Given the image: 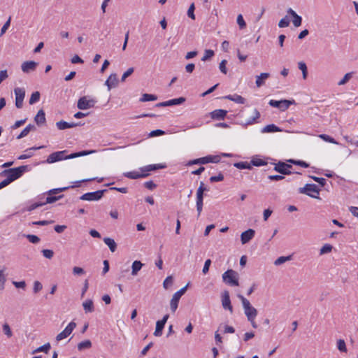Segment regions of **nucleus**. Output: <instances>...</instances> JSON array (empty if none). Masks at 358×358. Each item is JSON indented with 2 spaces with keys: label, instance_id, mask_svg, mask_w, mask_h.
Segmentation results:
<instances>
[{
  "label": "nucleus",
  "instance_id": "obj_25",
  "mask_svg": "<svg viewBox=\"0 0 358 358\" xmlns=\"http://www.w3.org/2000/svg\"><path fill=\"white\" fill-rule=\"evenodd\" d=\"M262 133H272L282 131V129L276 125L271 124H268L262 129Z\"/></svg>",
  "mask_w": 358,
  "mask_h": 358
},
{
  "label": "nucleus",
  "instance_id": "obj_4",
  "mask_svg": "<svg viewBox=\"0 0 358 358\" xmlns=\"http://www.w3.org/2000/svg\"><path fill=\"white\" fill-rule=\"evenodd\" d=\"M224 282L230 286H238V274L233 269H228L222 274Z\"/></svg>",
  "mask_w": 358,
  "mask_h": 358
},
{
  "label": "nucleus",
  "instance_id": "obj_6",
  "mask_svg": "<svg viewBox=\"0 0 358 358\" xmlns=\"http://www.w3.org/2000/svg\"><path fill=\"white\" fill-rule=\"evenodd\" d=\"M188 284L181 288L180 290L176 292L173 295L170 301V308L172 313H175L178 308L179 301L181 296L185 293Z\"/></svg>",
  "mask_w": 358,
  "mask_h": 358
},
{
  "label": "nucleus",
  "instance_id": "obj_59",
  "mask_svg": "<svg viewBox=\"0 0 358 358\" xmlns=\"http://www.w3.org/2000/svg\"><path fill=\"white\" fill-rule=\"evenodd\" d=\"M208 163H218L220 162V156L219 155H208Z\"/></svg>",
  "mask_w": 358,
  "mask_h": 358
},
{
  "label": "nucleus",
  "instance_id": "obj_34",
  "mask_svg": "<svg viewBox=\"0 0 358 358\" xmlns=\"http://www.w3.org/2000/svg\"><path fill=\"white\" fill-rule=\"evenodd\" d=\"M165 324L163 322H159V320L156 322V328L154 332V335L155 336H161L162 334L163 329L164 328Z\"/></svg>",
  "mask_w": 358,
  "mask_h": 358
},
{
  "label": "nucleus",
  "instance_id": "obj_56",
  "mask_svg": "<svg viewBox=\"0 0 358 358\" xmlns=\"http://www.w3.org/2000/svg\"><path fill=\"white\" fill-rule=\"evenodd\" d=\"M289 25V20L287 16H285L284 18L281 19L278 22V26L280 28L287 27Z\"/></svg>",
  "mask_w": 358,
  "mask_h": 358
},
{
  "label": "nucleus",
  "instance_id": "obj_9",
  "mask_svg": "<svg viewBox=\"0 0 358 358\" xmlns=\"http://www.w3.org/2000/svg\"><path fill=\"white\" fill-rule=\"evenodd\" d=\"M96 101L94 99H87V96L80 97L77 103V107L80 110H87L94 106Z\"/></svg>",
  "mask_w": 358,
  "mask_h": 358
},
{
  "label": "nucleus",
  "instance_id": "obj_19",
  "mask_svg": "<svg viewBox=\"0 0 358 358\" xmlns=\"http://www.w3.org/2000/svg\"><path fill=\"white\" fill-rule=\"evenodd\" d=\"M227 111L223 109H217L210 113V117L213 120H224L227 116Z\"/></svg>",
  "mask_w": 358,
  "mask_h": 358
},
{
  "label": "nucleus",
  "instance_id": "obj_57",
  "mask_svg": "<svg viewBox=\"0 0 358 358\" xmlns=\"http://www.w3.org/2000/svg\"><path fill=\"white\" fill-rule=\"evenodd\" d=\"M320 137L327 142H329L334 144H338V142H336L334 138L327 134H321L320 135Z\"/></svg>",
  "mask_w": 358,
  "mask_h": 358
},
{
  "label": "nucleus",
  "instance_id": "obj_1",
  "mask_svg": "<svg viewBox=\"0 0 358 358\" xmlns=\"http://www.w3.org/2000/svg\"><path fill=\"white\" fill-rule=\"evenodd\" d=\"M67 152V150H62V151H57L55 152L52 154H50L47 159L46 162L48 164L55 163L63 159H74L78 157H83L86 156L90 154L95 152V150H83L78 152H73L69 155H65V154Z\"/></svg>",
  "mask_w": 358,
  "mask_h": 358
},
{
  "label": "nucleus",
  "instance_id": "obj_26",
  "mask_svg": "<svg viewBox=\"0 0 358 358\" xmlns=\"http://www.w3.org/2000/svg\"><path fill=\"white\" fill-rule=\"evenodd\" d=\"M83 307L85 313H92L94 311V306L92 300L87 299L83 303Z\"/></svg>",
  "mask_w": 358,
  "mask_h": 358
},
{
  "label": "nucleus",
  "instance_id": "obj_16",
  "mask_svg": "<svg viewBox=\"0 0 358 358\" xmlns=\"http://www.w3.org/2000/svg\"><path fill=\"white\" fill-rule=\"evenodd\" d=\"M118 85V80L116 73H112L105 82V85L107 86L108 90L110 91L112 88L116 87Z\"/></svg>",
  "mask_w": 358,
  "mask_h": 358
},
{
  "label": "nucleus",
  "instance_id": "obj_2",
  "mask_svg": "<svg viewBox=\"0 0 358 358\" xmlns=\"http://www.w3.org/2000/svg\"><path fill=\"white\" fill-rule=\"evenodd\" d=\"M28 171V166L23 165L16 168H12L3 170L0 173V176H6V180L9 183L20 178L22 174Z\"/></svg>",
  "mask_w": 358,
  "mask_h": 358
},
{
  "label": "nucleus",
  "instance_id": "obj_50",
  "mask_svg": "<svg viewBox=\"0 0 358 358\" xmlns=\"http://www.w3.org/2000/svg\"><path fill=\"white\" fill-rule=\"evenodd\" d=\"M173 278L171 275L166 277L163 282L164 288L168 289L169 287H171L173 285Z\"/></svg>",
  "mask_w": 358,
  "mask_h": 358
},
{
  "label": "nucleus",
  "instance_id": "obj_18",
  "mask_svg": "<svg viewBox=\"0 0 358 358\" xmlns=\"http://www.w3.org/2000/svg\"><path fill=\"white\" fill-rule=\"evenodd\" d=\"M287 13L293 17L292 23L294 27H299L301 25L302 17L299 16L293 9L288 8Z\"/></svg>",
  "mask_w": 358,
  "mask_h": 358
},
{
  "label": "nucleus",
  "instance_id": "obj_21",
  "mask_svg": "<svg viewBox=\"0 0 358 358\" xmlns=\"http://www.w3.org/2000/svg\"><path fill=\"white\" fill-rule=\"evenodd\" d=\"M166 168L165 164H150L145 166H143L141 168V171L142 172H149V171H153L161 169Z\"/></svg>",
  "mask_w": 358,
  "mask_h": 358
},
{
  "label": "nucleus",
  "instance_id": "obj_31",
  "mask_svg": "<svg viewBox=\"0 0 358 358\" xmlns=\"http://www.w3.org/2000/svg\"><path fill=\"white\" fill-rule=\"evenodd\" d=\"M36 129V127L33 124H28L22 131L21 133L17 136V139H20V138H22L24 137H25L26 136L28 135V134L30 132V131L31 130H35Z\"/></svg>",
  "mask_w": 358,
  "mask_h": 358
},
{
  "label": "nucleus",
  "instance_id": "obj_37",
  "mask_svg": "<svg viewBox=\"0 0 358 358\" xmlns=\"http://www.w3.org/2000/svg\"><path fill=\"white\" fill-rule=\"evenodd\" d=\"M92 347V343L90 340H85L78 344V350L81 351L85 349H89Z\"/></svg>",
  "mask_w": 358,
  "mask_h": 358
},
{
  "label": "nucleus",
  "instance_id": "obj_64",
  "mask_svg": "<svg viewBox=\"0 0 358 358\" xmlns=\"http://www.w3.org/2000/svg\"><path fill=\"white\" fill-rule=\"evenodd\" d=\"M42 253L45 258L51 259L53 257L54 252L51 250L44 249L42 250Z\"/></svg>",
  "mask_w": 358,
  "mask_h": 358
},
{
  "label": "nucleus",
  "instance_id": "obj_51",
  "mask_svg": "<svg viewBox=\"0 0 358 358\" xmlns=\"http://www.w3.org/2000/svg\"><path fill=\"white\" fill-rule=\"evenodd\" d=\"M56 126H57V129L59 130H64L66 129H69V122L64 121V120L57 122L56 123Z\"/></svg>",
  "mask_w": 358,
  "mask_h": 358
},
{
  "label": "nucleus",
  "instance_id": "obj_15",
  "mask_svg": "<svg viewBox=\"0 0 358 358\" xmlns=\"http://www.w3.org/2000/svg\"><path fill=\"white\" fill-rule=\"evenodd\" d=\"M38 63L34 61H27L22 64L21 69L24 73L34 71L36 69Z\"/></svg>",
  "mask_w": 358,
  "mask_h": 358
},
{
  "label": "nucleus",
  "instance_id": "obj_32",
  "mask_svg": "<svg viewBox=\"0 0 358 358\" xmlns=\"http://www.w3.org/2000/svg\"><path fill=\"white\" fill-rule=\"evenodd\" d=\"M186 99L185 97H179L176 99H173L169 101H166L167 106H171L174 105H180L183 103L185 101Z\"/></svg>",
  "mask_w": 358,
  "mask_h": 358
},
{
  "label": "nucleus",
  "instance_id": "obj_39",
  "mask_svg": "<svg viewBox=\"0 0 358 358\" xmlns=\"http://www.w3.org/2000/svg\"><path fill=\"white\" fill-rule=\"evenodd\" d=\"M292 259V255H289V256H287V257H285V256H281L280 257H278L275 262H274V264L275 266H279V265H281L283 263L287 262V261H289Z\"/></svg>",
  "mask_w": 358,
  "mask_h": 358
},
{
  "label": "nucleus",
  "instance_id": "obj_8",
  "mask_svg": "<svg viewBox=\"0 0 358 358\" xmlns=\"http://www.w3.org/2000/svg\"><path fill=\"white\" fill-rule=\"evenodd\" d=\"M294 103V100H292V101L286 100V99L280 100V101L270 100L268 104L272 107L278 108L280 110L285 111L290 106V105H292Z\"/></svg>",
  "mask_w": 358,
  "mask_h": 358
},
{
  "label": "nucleus",
  "instance_id": "obj_13",
  "mask_svg": "<svg viewBox=\"0 0 358 358\" xmlns=\"http://www.w3.org/2000/svg\"><path fill=\"white\" fill-rule=\"evenodd\" d=\"M222 304L224 309L229 310L231 313L233 312V307L231 304L229 292L227 290H224L222 294Z\"/></svg>",
  "mask_w": 358,
  "mask_h": 358
},
{
  "label": "nucleus",
  "instance_id": "obj_62",
  "mask_svg": "<svg viewBox=\"0 0 358 358\" xmlns=\"http://www.w3.org/2000/svg\"><path fill=\"white\" fill-rule=\"evenodd\" d=\"M211 265V260L210 259H206L202 270L203 274H206L209 271V268Z\"/></svg>",
  "mask_w": 358,
  "mask_h": 358
},
{
  "label": "nucleus",
  "instance_id": "obj_54",
  "mask_svg": "<svg viewBox=\"0 0 358 358\" xmlns=\"http://www.w3.org/2000/svg\"><path fill=\"white\" fill-rule=\"evenodd\" d=\"M134 71L133 67L129 68L122 76L121 82H124L129 76H130Z\"/></svg>",
  "mask_w": 358,
  "mask_h": 358
},
{
  "label": "nucleus",
  "instance_id": "obj_3",
  "mask_svg": "<svg viewBox=\"0 0 358 358\" xmlns=\"http://www.w3.org/2000/svg\"><path fill=\"white\" fill-rule=\"evenodd\" d=\"M237 296L242 302L244 313L246 315L248 320H252V318H255L257 315V310L253 307L249 300L245 298L243 295L238 294Z\"/></svg>",
  "mask_w": 358,
  "mask_h": 358
},
{
  "label": "nucleus",
  "instance_id": "obj_44",
  "mask_svg": "<svg viewBox=\"0 0 358 358\" xmlns=\"http://www.w3.org/2000/svg\"><path fill=\"white\" fill-rule=\"evenodd\" d=\"M24 236L26 237L30 243H34V244H36V243H39V241H40V238L36 235L25 234V235H24Z\"/></svg>",
  "mask_w": 358,
  "mask_h": 358
},
{
  "label": "nucleus",
  "instance_id": "obj_11",
  "mask_svg": "<svg viewBox=\"0 0 358 358\" xmlns=\"http://www.w3.org/2000/svg\"><path fill=\"white\" fill-rule=\"evenodd\" d=\"M15 94V106L21 108L23 106V100L25 96V90L23 88L16 87L14 90Z\"/></svg>",
  "mask_w": 358,
  "mask_h": 358
},
{
  "label": "nucleus",
  "instance_id": "obj_41",
  "mask_svg": "<svg viewBox=\"0 0 358 358\" xmlns=\"http://www.w3.org/2000/svg\"><path fill=\"white\" fill-rule=\"evenodd\" d=\"M40 92L36 91L31 94V97L29 99V103L32 105L36 102H38L40 99Z\"/></svg>",
  "mask_w": 358,
  "mask_h": 358
},
{
  "label": "nucleus",
  "instance_id": "obj_24",
  "mask_svg": "<svg viewBox=\"0 0 358 358\" xmlns=\"http://www.w3.org/2000/svg\"><path fill=\"white\" fill-rule=\"evenodd\" d=\"M224 99L234 101L235 103L244 104L245 103V99L238 94L227 95L224 96Z\"/></svg>",
  "mask_w": 358,
  "mask_h": 358
},
{
  "label": "nucleus",
  "instance_id": "obj_52",
  "mask_svg": "<svg viewBox=\"0 0 358 358\" xmlns=\"http://www.w3.org/2000/svg\"><path fill=\"white\" fill-rule=\"evenodd\" d=\"M215 55L214 51L212 50H206L204 55L201 58L202 61H206L210 59Z\"/></svg>",
  "mask_w": 358,
  "mask_h": 358
},
{
  "label": "nucleus",
  "instance_id": "obj_55",
  "mask_svg": "<svg viewBox=\"0 0 358 358\" xmlns=\"http://www.w3.org/2000/svg\"><path fill=\"white\" fill-rule=\"evenodd\" d=\"M194 10H195V6L194 3H192L189 6L188 10H187V15L189 18L192 20H195V15H194Z\"/></svg>",
  "mask_w": 358,
  "mask_h": 358
},
{
  "label": "nucleus",
  "instance_id": "obj_46",
  "mask_svg": "<svg viewBox=\"0 0 358 358\" xmlns=\"http://www.w3.org/2000/svg\"><path fill=\"white\" fill-rule=\"evenodd\" d=\"M288 162L292 164H294L295 165H298L301 167H303V168H308L310 166L309 164H308L307 162H306L304 161H301V160L290 159Z\"/></svg>",
  "mask_w": 358,
  "mask_h": 358
},
{
  "label": "nucleus",
  "instance_id": "obj_63",
  "mask_svg": "<svg viewBox=\"0 0 358 358\" xmlns=\"http://www.w3.org/2000/svg\"><path fill=\"white\" fill-rule=\"evenodd\" d=\"M43 288L42 284L39 281H35L34 283L33 291L35 294L38 293Z\"/></svg>",
  "mask_w": 358,
  "mask_h": 358
},
{
  "label": "nucleus",
  "instance_id": "obj_10",
  "mask_svg": "<svg viewBox=\"0 0 358 358\" xmlns=\"http://www.w3.org/2000/svg\"><path fill=\"white\" fill-rule=\"evenodd\" d=\"M76 327V324L74 322H71L68 326L56 336V340L59 341L68 337L72 333Z\"/></svg>",
  "mask_w": 358,
  "mask_h": 358
},
{
  "label": "nucleus",
  "instance_id": "obj_53",
  "mask_svg": "<svg viewBox=\"0 0 358 358\" xmlns=\"http://www.w3.org/2000/svg\"><path fill=\"white\" fill-rule=\"evenodd\" d=\"M6 278L4 274V269L0 270V290L4 289Z\"/></svg>",
  "mask_w": 358,
  "mask_h": 358
},
{
  "label": "nucleus",
  "instance_id": "obj_20",
  "mask_svg": "<svg viewBox=\"0 0 358 358\" xmlns=\"http://www.w3.org/2000/svg\"><path fill=\"white\" fill-rule=\"evenodd\" d=\"M206 191H208V189L205 187L203 182H201L196 191V202L203 203L204 192Z\"/></svg>",
  "mask_w": 358,
  "mask_h": 358
},
{
  "label": "nucleus",
  "instance_id": "obj_14",
  "mask_svg": "<svg viewBox=\"0 0 358 358\" xmlns=\"http://www.w3.org/2000/svg\"><path fill=\"white\" fill-rule=\"evenodd\" d=\"M260 117V113L256 108L252 110V116L248 120H245L241 122V125L246 127L248 125H252L255 123H257L258 120Z\"/></svg>",
  "mask_w": 358,
  "mask_h": 358
},
{
  "label": "nucleus",
  "instance_id": "obj_49",
  "mask_svg": "<svg viewBox=\"0 0 358 358\" xmlns=\"http://www.w3.org/2000/svg\"><path fill=\"white\" fill-rule=\"evenodd\" d=\"M11 22V17L10 16L7 21L4 23L3 27H1V32H0V36H3L6 31L8 30V27L10 25Z\"/></svg>",
  "mask_w": 358,
  "mask_h": 358
},
{
  "label": "nucleus",
  "instance_id": "obj_60",
  "mask_svg": "<svg viewBox=\"0 0 358 358\" xmlns=\"http://www.w3.org/2000/svg\"><path fill=\"white\" fill-rule=\"evenodd\" d=\"M227 63V61L226 59H223L221 61V62L220 63V65H219V69H220V71L222 73H223L224 74H227V69L226 67Z\"/></svg>",
  "mask_w": 358,
  "mask_h": 358
},
{
  "label": "nucleus",
  "instance_id": "obj_58",
  "mask_svg": "<svg viewBox=\"0 0 358 358\" xmlns=\"http://www.w3.org/2000/svg\"><path fill=\"white\" fill-rule=\"evenodd\" d=\"M337 347H338V349L341 352H346L347 351L345 343L342 339L338 340V343H337Z\"/></svg>",
  "mask_w": 358,
  "mask_h": 358
},
{
  "label": "nucleus",
  "instance_id": "obj_27",
  "mask_svg": "<svg viewBox=\"0 0 358 358\" xmlns=\"http://www.w3.org/2000/svg\"><path fill=\"white\" fill-rule=\"evenodd\" d=\"M270 74L268 73H262L259 76L256 77V85L259 87L264 84V80L268 78Z\"/></svg>",
  "mask_w": 358,
  "mask_h": 358
},
{
  "label": "nucleus",
  "instance_id": "obj_48",
  "mask_svg": "<svg viewBox=\"0 0 358 358\" xmlns=\"http://www.w3.org/2000/svg\"><path fill=\"white\" fill-rule=\"evenodd\" d=\"M237 24H238L239 26V28L241 29H243L246 27V23L243 19V17L241 14H239L238 16H237Z\"/></svg>",
  "mask_w": 358,
  "mask_h": 358
},
{
  "label": "nucleus",
  "instance_id": "obj_38",
  "mask_svg": "<svg viewBox=\"0 0 358 358\" xmlns=\"http://www.w3.org/2000/svg\"><path fill=\"white\" fill-rule=\"evenodd\" d=\"M157 99V96L155 94H143L140 99V101L145 102V101H155Z\"/></svg>",
  "mask_w": 358,
  "mask_h": 358
},
{
  "label": "nucleus",
  "instance_id": "obj_28",
  "mask_svg": "<svg viewBox=\"0 0 358 358\" xmlns=\"http://www.w3.org/2000/svg\"><path fill=\"white\" fill-rule=\"evenodd\" d=\"M208 163V156L190 160L187 163V166H192L194 164H206Z\"/></svg>",
  "mask_w": 358,
  "mask_h": 358
},
{
  "label": "nucleus",
  "instance_id": "obj_36",
  "mask_svg": "<svg viewBox=\"0 0 358 358\" xmlns=\"http://www.w3.org/2000/svg\"><path fill=\"white\" fill-rule=\"evenodd\" d=\"M251 166H264L267 164V162L260 158H252L250 161Z\"/></svg>",
  "mask_w": 358,
  "mask_h": 358
},
{
  "label": "nucleus",
  "instance_id": "obj_17",
  "mask_svg": "<svg viewBox=\"0 0 358 358\" xmlns=\"http://www.w3.org/2000/svg\"><path fill=\"white\" fill-rule=\"evenodd\" d=\"M255 234V231L252 229H249L245 231H243L241 235V241L242 244H245L248 243Z\"/></svg>",
  "mask_w": 358,
  "mask_h": 358
},
{
  "label": "nucleus",
  "instance_id": "obj_29",
  "mask_svg": "<svg viewBox=\"0 0 358 358\" xmlns=\"http://www.w3.org/2000/svg\"><path fill=\"white\" fill-rule=\"evenodd\" d=\"M103 242L105 243L106 245H107L108 246L110 250L112 252H114L116 250L117 243L113 238H109V237H106L103 238Z\"/></svg>",
  "mask_w": 358,
  "mask_h": 358
},
{
  "label": "nucleus",
  "instance_id": "obj_40",
  "mask_svg": "<svg viewBox=\"0 0 358 358\" xmlns=\"http://www.w3.org/2000/svg\"><path fill=\"white\" fill-rule=\"evenodd\" d=\"M299 69L302 71L303 78L306 79L308 76L307 66L303 62H300L298 64Z\"/></svg>",
  "mask_w": 358,
  "mask_h": 358
},
{
  "label": "nucleus",
  "instance_id": "obj_47",
  "mask_svg": "<svg viewBox=\"0 0 358 358\" xmlns=\"http://www.w3.org/2000/svg\"><path fill=\"white\" fill-rule=\"evenodd\" d=\"M333 249V246L330 244L324 245L320 251V255H324L330 252Z\"/></svg>",
  "mask_w": 358,
  "mask_h": 358
},
{
  "label": "nucleus",
  "instance_id": "obj_7",
  "mask_svg": "<svg viewBox=\"0 0 358 358\" xmlns=\"http://www.w3.org/2000/svg\"><path fill=\"white\" fill-rule=\"evenodd\" d=\"M106 192H107V189H102V190H97V191L92 192H87V193L83 194L80 197V199L84 200V201H99V199H101L102 198V196H103V194Z\"/></svg>",
  "mask_w": 358,
  "mask_h": 358
},
{
  "label": "nucleus",
  "instance_id": "obj_33",
  "mask_svg": "<svg viewBox=\"0 0 358 358\" xmlns=\"http://www.w3.org/2000/svg\"><path fill=\"white\" fill-rule=\"evenodd\" d=\"M234 166L239 169H252L250 162H239L234 164Z\"/></svg>",
  "mask_w": 358,
  "mask_h": 358
},
{
  "label": "nucleus",
  "instance_id": "obj_30",
  "mask_svg": "<svg viewBox=\"0 0 358 358\" xmlns=\"http://www.w3.org/2000/svg\"><path fill=\"white\" fill-rule=\"evenodd\" d=\"M143 264L141 262L136 260L132 263L131 266V274L132 275H136L138 272L142 268Z\"/></svg>",
  "mask_w": 358,
  "mask_h": 358
},
{
  "label": "nucleus",
  "instance_id": "obj_42",
  "mask_svg": "<svg viewBox=\"0 0 358 358\" xmlns=\"http://www.w3.org/2000/svg\"><path fill=\"white\" fill-rule=\"evenodd\" d=\"M2 329H3V334L8 337V338H10L13 336V333H12V331L10 329V326L8 325V323H4L2 326Z\"/></svg>",
  "mask_w": 358,
  "mask_h": 358
},
{
  "label": "nucleus",
  "instance_id": "obj_43",
  "mask_svg": "<svg viewBox=\"0 0 358 358\" xmlns=\"http://www.w3.org/2000/svg\"><path fill=\"white\" fill-rule=\"evenodd\" d=\"M64 196L63 194L62 195H59V196H52V195H49L47 198H46V200H45V204L46 203H52L58 200H59L60 199H62V197Z\"/></svg>",
  "mask_w": 358,
  "mask_h": 358
},
{
  "label": "nucleus",
  "instance_id": "obj_5",
  "mask_svg": "<svg viewBox=\"0 0 358 358\" xmlns=\"http://www.w3.org/2000/svg\"><path fill=\"white\" fill-rule=\"evenodd\" d=\"M299 192L301 194H306L312 198H319L320 189L315 184H306L303 187H300Z\"/></svg>",
  "mask_w": 358,
  "mask_h": 358
},
{
  "label": "nucleus",
  "instance_id": "obj_22",
  "mask_svg": "<svg viewBox=\"0 0 358 358\" xmlns=\"http://www.w3.org/2000/svg\"><path fill=\"white\" fill-rule=\"evenodd\" d=\"M34 121L38 126H41L45 123V114L43 110L41 109L38 111L34 117Z\"/></svg>",
  "mask_w": 358,
  "mask_h": 358
},
{
  "label": "nucleus",
  "instance_id": "obj_23",
  "mask_svg": "<svg viewBox=\"0 0 358 358\" xmlns=\"http://www.w3.org/2000/svg\"><path fill=\"white\" fill-rule=\"evenodd\" d=\"M124 176L130 179H138L141 178H145L149 176L148 173H138L137 171H130L124 173Z\"/></svg>",
  "mask_w": 358,
  "mask_h": 358
},
{
  "label": "nucleus",
  "instance_id": "obj_35",
  "mask_svg": "<svg viewBox=\"0 0 358 358\" xmlns=\"http://www.w3.org/2000/svg\"><path fill=\"white\" fill-rule=\"evenodd\" d=\"M50 348H51V345H50V343H47L44 344L43 345L40 346L38 348H36V350H34L33 351V354L36 353V352H43L47 354V353H48Z\"/></svg>",
  "mask_w": 358,
  "mask_h": 358
},
{
  "label": "nucleus",
  "instance_id": "obj_61",
  "mask_svg": "<svg viewBox=\"0 0 358 358\" xmlns=\"http://www.w3.org/2000/svg\"><path fill=\"white\" fill-rule=\"evenodd\" d=\"M223 180H224V176L222 173H220L217 176H211L210 178V181L211 182H220V181H222Z\"/></svg>",
  "mask_w": 358,
  "mask_h": 358
},
{
  "label": "nucleus",
  "instance_id": "obj_12",
  "mask_svg": "<svg viewBox=\"0 0 358 358\" xmlns=\"http://www.w3.org/2000/svg\"><path fill=\"white\" fill-rule=\"evenodd\" d=\"M292 166L282 162H279L274 166V170L282 175H289L292 173L290 171Z\"/></svg>",
  "mask_w": 358,
  "mask_h": 358
},
{
  "label": "nucleus",
  "instance_id": "obj_45",
  "mask_svg": "<svg viewBox=\"0 0 358 358\" xmlns=\"http://www.w3.org/2000/svg\"><path fill=\"white\" fill-rule=\"evenodd\" d=\"M353 72L347 73L344 77L338 82V85H343L346 84L349 80L352 77Z\"/></svg>",
  "mask_w": 358,
  "mask_h": 358
}]
</instances>
